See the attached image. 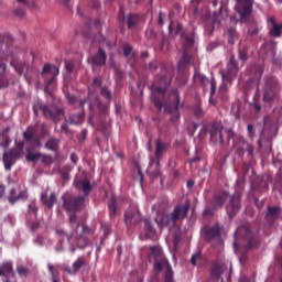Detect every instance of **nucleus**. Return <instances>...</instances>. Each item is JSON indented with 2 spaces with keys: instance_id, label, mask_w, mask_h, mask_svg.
I'll return each instance as SVG.
<instances>
[{
  "instance_id": "obj_23",
  "label": "nucleus",
  "mask_w": 282,
  "mask_h": 282,
  "mask_svg": "<svg viewBox=\"0 0 282 282\" xmlns=\"http://www.w3.org/2000/svg\"><path fill=\"white\" fill-rule=\"evenodd\" d=\"M89 104V99H83L79 101V108L82 109V112L77 115H70L68 120L69 124H83L85 120V105Z\"/></svg>"
},
{
  "instance_id": "obj_60",
  "label": "nucleus",
  "mask_w": 282,
  "mask_h": 282,
  "mask_svg": "<svg viewBox=\"0 0 282 282\" xmlns=\"http://www.w3.org/2000/svg\"><path fill=\"white\" fill-rule=\"evenodd\" d=\"M215 210H216V209H214L213 207H212V209H210V207H206V208L204 209V212H203V215H204L205 217L213 216V215H215Z\"/></svg>"
},
{
  "instance_id": "obj_25",
  "label": "nucleus",
  "mask_w": 282,
  "mask_h": 282,
  "mask_svg": "<svg viewBox=\"0 0 282 282\" xmlns=\"http://www.w3.org/2000/svg\"><path fill=\"white\" fill-rule=\"evenodd\" d=\"M41 203L47 208H54V204H56V194L54 192L44 191L41 194Z\"/></svg>"
},
{
  "instance_id": "obj_6",
  "label": "nucleus",
  "mask_w": 282,
  "mask_h": 282,
  "mask_svg": "<svg viewBox=\"0 0 282 282\" xmlns=\"http://www.w3.org/2000/svg\"><path fill=\"white\" fill-rule=\"evenodd\" d=\"M39 111H41L46 120H53L55 124L61 122V118H65V110L63 108L55 107L52 109L46 104L37 100L33 105V112L37 116Z\"/></svg>"
},
{
  "instance_id": "obj_58",
  "label": "nucleus",
  "mask_w": 282,
  "mask_h": 282,
  "mask_svg": "<svg viewBox=\"0 0 282 282\" xmlns=\"http://www.w3.org/2000/svg\"><path fill=\"white\" fill-rule=\"evenodd\" d=\"M269 48V52L265 53V55L268 56V54H274V50H272V45L271 44H263L262 45V48H261V52H265V50Z\"/></svg>"
},
{
  "instance_id": "obj_63",
  "label": "nucleus",
  "mask_w": 282,
  "mask_h": 282,
  "mask_svg": "<svg viewBox=\"0 0 282 282\" xmlns=\"http://www.w3.org/2000/svg\"><path fill=\"white\" fill-rule=\"evenodd\" d=\"M89 3L94 10H98V8H100V1L98 0H89Z\"/></svg>"
},
{
  "instance_id": "obj_61",
  "label": "nucleus",
  "mask_w": 282,
  "mask_h": 282,
  "mask_svg": "<svg viewBox=\"0 0 282 282\" xmlns=\"http://www.w3.org/2000/svg\"><path fill=\"white\" fill-rule=\"evenodd\" d=\"M61 131L63 133H65L66 135H69V133H72V131L69 130V127L67 126V123H62Z\"/></svg>"
},
{
  "instance_id": "obj_13",
  "label": "nucleus",
  "mask_w": 282,
  "mask_h": 282,
  "mask_svg": "<svg viewBox=\"0 0 282 282\" xmlns=\"http://www.w3.org/2000/svg\"><path fill=\"white\" fill-rule=\"evenodd\" d=\"M63 206L66 213H73V215H75V213L83 210L85 206V196L65 197L63 198Z\"/></svg>"
},
{
  "instance_id": "obj_27",
  "label": "nucleus",
  "mask_w": 282,
  "mask_h": 282,
  "mask_svg": "<svg viewBox=\"0 0 282 282\" xmlns=\"http://www.w3.org/2000/svg\"><path fill=\"white\" fill-rule=\"evenodd\" d=\"M0 276H14L12 261H4L0 264Z\"/></svg>"
},
{
  "instance_id": "obj_39",
  "label": "nucleus",
  "mask_w": 282,
  "mask_h": 282,
  "mask_svg": "<svg viewBox=\"0 0 282 282\" xmlns=\"http://www.w3.org/2000/svg\"><path fill=\"white\" fill-rule=\"evenodd\" d=\"M218 96H219L220 100H228V85L223 84L219 87Z\"/></svg>"
},
{
  "instance_id": "obj_16",
  "label": "nucleus",
  "mask_w": 282,
  "mask_h": 282,
  "mask_svg": "<svg viewBox=\"0 0 282 282\" xmlns=\"http://www.w3.org/2000/svg\"><path fill=\"white\" fill-rule=\"evenodd\" d=\"M124 221L127 228H131L135 226V224H140L142 221V214H140V209L138 206L131 205L124 213Z\"/></svg>"
},
{
  "instance_id": "obj_28",
  "label": "nucleus",
  "mask_w": 282,
  "mask_h": 282,
  "mask_svg": "<svg viewBox=\"0 0 282 282\" xmlns=\"http://www.w3.org/2000/svg\"><path fill=\"white\" fill-rule=\"evenodd\" d=\"M106 63L107 53L99 47L98 53L93 56V65H96L97 67H102V65H106Z\"/></svg>"
},
{
  "instance_id": "obj_37",
  "label": "nucleus",
  "mask_w": 282,
  "mask_h": 282,
  "mask_svg": "<svg viewBox=\"0 0 282 282\" xmlns=\"http://www.w3.org/2000/svg\"><path fill=\"white\" fill-rule=\"evenodd\" d=\"M188 63H191V55H188V53L184 52L182 59H180V62H178V70L182 72V69H184V67H186V65H188Z\"/></svg>"
},
{
  "instance_id": "obj_7",
  "label": "nucleus",
  "mask_w": 282,
  "mask_h": 282,
  "mask_svg": "<svg viewBox=\"0 0 282 282\" xmlns=\"http://www.w3.org/2000/svg\"><path fill=\"white\" fill-rule=\"evenodd\" d=\"M281 91V86L279 85V80H276L272 76H267L264 78V86L262 93V100L267 105H272L274 100H278L279 93Z\"/></svg>"
},
{
  "instance_id": "obj_26",
  "label": "nucleus",
  "mask_w": 282,
  "mask_h": 282,
  "mask_svg": "<svg viewBox=\"0 0 282 282\" xmlns=\"http://www.w3.org/2000/svg\"><path fill=\"white\" fill-rule=\"evenodd\" d=\"M269 23L271 24V28L269 31L270 36H272L273 39H281L282 28L280 26L279 23H276V19L270 18Z\"/></svg>"
},
{
  "instance_id": "obj_50",
  "label": "nucleus",
  "mask_w": 282,
  "mask_h": 282,
  "mask_svg": "<svg viewBox=\"0 0 282 282\" xmlns=\"http://www.w3.org/2000/svg\"><path fill=\"white\" fill-rule=\"evenodd\" d=\"M42 162L43 164H46V166H50L51 164H54V158H52V155L42 154Z\"/></svg>"
},
{
  "instance_id": "obj_5",
  "label": "nucleus",
  "mask_w": 282,
  "mask_h": 282,
  "mask_svg": "<svg viewBox=\"0 0 282 282\" xmlns=\"http://www.w3.org/2000/svg\"><path fill=\"white\" fill-rule=\"evenodd\" d=\"M150 250V257L154 258V272H162V270H165L164 282H173V268L171 267L169 259L164 257L162 248L151 247Z\"/></svg>"
},
{
  "instance_id": "obj_36",
  "label": "nucleus",
  "mask_w": 282,
  "mask_h": 282,
  "mask_svg": "<svg viewBox=\"0 0 282 282\" xmlns=\"http://www.w3.org/2000/svg\"><path fill=\"white\" fill-rule=\"evenodd\" d=\"M109 216L111 218L116 217V213H118V200L116 198H111V202L108 205Z\"/></svg>"
},
{
  "instance_id": "obj_21",
  "label": "nucleus",
  "mask_w": 282,
  "mask_h": 282,
  "mask_svg": "<svg viewBox=\"0 0 282 282\" xmlns=\"http://www.w3.org/2000/svg\"><path fill=\"white\" fill-rule=\"evenodd\" d=\"M155 164H156V169H159L160 166V162L162 161V158H164V153H166V151H169V143L162 141L161 139H156L155 142Z\"/></svg>"
},
{
  "instance_id": "obj_43",
  "label": "nucleus",
  "mask_w": 282,
  "mask_h": 282,
  "mask_svg": "<svg viewBox=\"0 0 282 282\" xmlns=\"http://www.w3.org/2000/svg\"><path fill=\"white\" fill-rule=\"evenodd\" d=\"M34 127H29L25 132H23V138L26 142H30L34 138Z\"/></svg>"
},
{
  "instance_id": "obj_47",
  "label": "nucleus",
  "mask_w": 282,
  "mask_h": 282,
  "mask_svg": "<svg viewBox=\"0 0 282 282\" xmlns=\"http://www.w3.org/2000/svg\"><path fill=\"white\" fill-rule=\"evenodd\" d=\"M100 94L104 98H106V100H108V102H111V90H109V88L101 87Z\"/></svg>"
},
{
  "instance_id": "obj_32",
  "label": "nucleus",
  "mask_w": 282,
  "mask_h": 282,
  "mask_svg": "<svg viewBox=\"0 0 282 282\" xmlns=\"http://www.w3.org/2000/svg\"><path fill=\"white\" fill-rule=\"evenodd\" d=\"M61 144V140L51 137L48 138V140L45 143V149H47L48 151H58V147Z\"/></svg>"
},
{
  "instance_id": "obj_54",
  "label": "nucleus",
  "mask_w": 282,
  "mask_h": 282,
  "mask_svg": "<svg viewBox=\"0 0 282 282\" xmlns=\"http://www.w3.org/2000/svg\"><path fill=\"white\" fill-rule=\"evenodd\" d=\"M14 14L20 19H23V17H25V9H23L22 7H19L14 10Z\"/></svg>"
},
{
  "instance_id": "obj_15",
  "label": "nucleus",
  "mask_w": 282,
  "mask_h": 282,
  "mask_svg": "<svg viewBox=\"0 0 282 282\" xmlns=\"http://www.w3.org/2000/svg\"><path fill=\"white\" fill-rule=\"evenodd\" d=\"M191 210V202L186 200L185 204H177L170 214L171 221L174 226H177V221H184L185 217H188Z\"/></svg>"
},
{
  "instance_id": "obj_14",
  "label": "nucleus",
  "mask_w": 282,
  "mask_h": 282,
  "mask_svg": "<svg viewBox=\"0 0 282 282\" xmlns=\"http://www.w3.org/2000/svg\"><path fill=\"white\" fill-rule=\"evenodd\" d=\"M254 6V0H236L235 10L240 17V22L246 23L252 14V7Z\"/></svg>"
},
{
  "instance_id": "obj_12",
  "label": "nucleus",
  "mask_w": 282,
  "mask_h": 282,
  "mask_svg": "<svg viewBox=\"0 0 282 282\" xmlns=\"http://www.w3.org/2000/svg\"><path fill=\"white\" fill-rule=\"evenodd\" d=\"M234 149L238 158H243V155L247 153L249 162L254 160V147L248 143V141L243 140L242 137H238L237 141H234Z\"/></svg>"
},
{
  "instance_id": "obj_41",
  "label": "nucleus",
  "mask_w": 282,
  "mask_h": 282,
  "mask_svg": "<svg viewBox=\"0 0 282 282\" xmlns=\"http://www.w3.org/2000/svg\"><path fill=\"white\" fill-rule=\"evenodd\" d=\"M194 79L196 80V83H199V85H202V87H206V85H208V83H210V80H208V78L202 74H195Z\"/></svg>"
},
{
  "instance_id": "obj_20",
  "label": "nucleus",
  "mask_w": 282,
  "mask_h": 282,
  "mask_svg": "<svg viewBox=\"0 0 282 282\" xmlns=\"http://www.w3.org/2000/svg\"><path fill=\"white\" fill-rule=\"evenodd\" d=\"M85 265H87V261H85L84 257H79L75 260L73 267L65 263L62 264V270L67 272L70 276H75V274H78V272H80L82 268H85Z\"/></svg>"
},
{
  "instance_id": "obj_56",
  "label": "nucleus",
  "mask_w": 282,
  "mask_h": 282,
  "mask_svg": "<svg viewBox=\"0 0 282 282\" xmlns=\"http://www.w3.org/2000/svg\"><path fill=\"white\" fill-rule=\"evenodd\" d=\"M30 226H31V230L34 232L35 230H39V228L41 227V225L39 224V221H36V219H33L31 221H29Z\"/></svg>"
},
{
  "instance_id": "obj_40",
  "label": "nucleus",
  "mask_w": 282,
  "mask_h": 282,
  "mask_svg": "<svg viewBox=\"0 0 282 282\" xmlns=\"http://www.w3.org/2000/svg\"><path fill=\"white\" fill-rule=\"evenodd\" d=\"M80 185L84 195H89V193H91V183L88 180L80 181Z\"/></svg>"
},
{
  "instance_id": "obj_49",
  "label": "nucleus",
  "mask_w": 282,
  "mask_h": 282,
  "mask_svg": "<svg viewBox=\"0 0 282 282\" xmlns=\"http://www.w3.org/2000/svg\"><path fill=\"white\" fill-rule=\"evenodd\" d=\"M17 270L20 276H28V274H30V270L24 265H19Z\"/></svg>"
},
{
  "instance_id": "obj_34",
  "label": "nucleus",
  "mask_w": 282,
  "mask_h": 282,
  "mask_svg": "<svg viewBox=\"0 0 282 282\" xmlns=\"http://www.w3.org/2000/svg\"><path fill=\"white\" fill-rule=\"evenodd\" d=\"M47 268L51 274V282H61V273L58 270H56V267H54L52 263H48Z\"/></svg>"
},
{
  "instance_id": "obj_2",
  "label": "nucleus",
  "mask_w": 282,
  "mask_h": 282,
  "mask_svg": "<svg viewBox=\"0 0 282 282\" xmlns=\"http://www.w3.org/2000/svg\"><path fill=\"white\" fill-rule=\"evenodd\" d=\"M101 85L102 78L98 76L93 79L91 85L88 87V97L86 99H88V107L90 110L88 118V124H90V127H100V124L107 120V113H109V104H101L98 98H95V101L91 102V98L94 94H96V89L101 87Z\"/></svg>"
},
{
  "instance_id": "obj_30",
  "label": "nucleus",
  "mask_w": 282,
  "mask_h": 282,
  "mask_svg": "<svg viewBox=\"0 0 282 282\" xmlns=\"http://www.w3.org/2000/svg\"><path fill=\"white\" fill-rule=\"evenodd\" d=\"M39 217V207L36 203H30L26 212V221H32Z\"/></svg>"
},
{
  "instance_id": "obj_53",
  "label": "nucleus",
  "mask_w": 282,
  "mask_h": 282,
  "mask_svg": "<svg viewBox=\"0 0 282 282\" xmlns=\"http://www.w3.org/2000/svg\"><path fill=\"white\" fill-rule=\"evenodd\" d=\"M199 259H202V252L194 253L191 258L192 265H197V261H199Z\"/></svg>"
},
{
  "instance_id": "obj_42",
  "label": "nucleus",
  "mask_w": 282,
  "mask_h": 282,
  "mask_svg": "<svg viewBox=\"0 0 282 282\" xmlns=\"http://www.w3.org/2000/svg\"><path fill=\"white\" fill-rule=\"evenodd\" d=\"M238 58L242 61V63H246L248 61V48L247 46H243L242 48L238 50Z\"/></svg>"
},
{
  "instance_id": "obj_3",
  "label": "nucleus",
  "mask_w": 282,
  "mask_h": 282,
  "mask_svg": "<svg viewBox=\"0 0 282 282\" xmlns=\"http://www.w3.org/2000/svg\"><path fill=\"white\" fill-rule=\"evenodd\" d=\"M226 199H229V203L226 207L227 214L230 219L239 213V209L241 208V195L236 194L234 196H230L228 192H220L218 194H215L212 199V208L214 210H217V208H221L224 204L226 203Z\"/></svg>"
},
{
  "instance_id": "obj_48",
  "label": "nucleus",
  "mask_w": 282,
  "mask_h": 282,
  "mask_svg": "<svg viewBox=\"0 0 282 282\" xmlns=\"http://www.w3.org/2000/svg\"><path fill=\"white\" fill-rule=\"evenodd\" d=\"M65 69L68 74H74V69H75L74 61H65Z\"/></svg>"
},
{
  "instance_id": "obj_17",
  "label": "nucleus",
  "mask_w": 282,
  "mask_h": 282,
  "mask_svg": "<svg viewBox=\"0 0 282 282\" xmlns=\"http://www.w3.org/2000/svg\"><path fill=\"white\" fill-rule=\"evenodd\" d=\"M239 73V65L237 64V59H235V55H231L229 62L227 63L226 72H223V79L227 83H232Z\"/></svg>"
},
{
  "instance_id": "obj_1",
  "label": "nucleus",
  "mask_w": 282,
  "mask_h": 282,
  "mask_svg": "<svg viewBox=\"0 0 282 282\" xmlns=\"http://www.w3.org/2000/svg\"><path fill=\"white\" fill-rule=\"evenodd\" d=\"M149 69L150 72H158V69H160L161 72L156 76V80H159L160 86L154 88V93L152 96L154 107H156L159 111H162V109L164 108L165 113H169L170 116L171 122L173 124H177V122H180V119L182 118L180 109L184 108V101H182V98L180 97V90L177 88H173L171 90L167 101H162V98L166 94V89L171 87V75L166 69V66L158 63V61L150 62Z\"/></svg>"
},
{
  "instance_id": "obj_18",
  "label": "nucleus",
  "mask_w": 282,
  "mask_h": 282,
  "mask_svg": "<svg viewBox=\"0 0 282 282\" xmlns=\"http://www.w3.org/2000/svg\"><path fill=\"white\" fill-rule=\"evenodd\" d=\"M205 133H209L210 142L213 144H224V134L221 133V128L216 123L205 126Z\"/></svg>"
},
{
  "instance_id": "obj_46",
  "label": "nucleus",
  "mask_w": 282,
  "mask_h": 282,
  "mask_svg": "<svg viewBox=\"0 0 282 282\" xmlns=\"http://www.w3.org/2000/svg\"><path fill=\"white\" fill-rule=\"evenodd\" d=\"M144 227L147 235H154L155 234V227L151 225L150 220H144Z\"/></svg>"
},
{
  "instance_id": "obj_24",
  "label": "nucleus",
  "mask_w": 282,
  "mask_h": 282,
  "mask_svg": "<svg viewBox=\"0 0 282 282\" xmlns=\"http://www.w3.org/2000/svg\"><path fill=\"white\" fill-rule=\"evenodd\" d=\"M28 197V191H20L17 192V188H11V191L9 192L8 195V202L9 204H11L12 206H14V204L17 202H21V199H25Z\"/></svg>"
},
{
  "instance_id": "obj_22",
  "label": "nucleus",
  "mask_w": 282,
  "mask_h": 282,
  "mask_svg": "<svg viewBox=\"0 0 282 282\" xmlns=\"http://www.w3.org/2000/svg\"><path fill=\"white\" fill-rule=\"evenodd\" d=\"M155 224L162 230L169 226L170 228H175V225L171 220V215L164 212H156V217L154 218Z\"/></svg>"
},
{
  "instance_id": "obj_45",
  "label": "nucleus",
  "mask_w": 282,
  "mask_h": 282,
  "mask_svg": "<svg viewBox=\"0 0 282 282\" xmlns=\"http://www.w3.org/2000/svg\"><path fill=\"white\" fill-rule=\"evenodd\" d=\"M40 158H42L41 152H37V153L28 152L26 154L28 162H36L37 160H40Z\"/></svg>"
},
{
  "instance_id": "obj_59",
  "label": "nucleus",
  "mask_w": 282,
  "mask_h": 282,
  "mask_svg": "<svg viewBox=\"0 0 282 282\" xmlns=\"http://www.w3.org/2000/svg\"><path fill=\"white\" fill-rule=\"evenodd\" d=\"M175 34L178 36H184V26L182 24H177L175 28Z\"/></svg>"
},
{
  "instance_id": "obj_11",
  "label": "nucleus",
  "mask_w": 282,
  "mask_h": 282,
  "mask_svg": "<svg viewBox=\"0 0 282 282\" xmlns=\"http://www.w3.org/2000/svg\"><path fill=\"white\" fill-rule=\"evenodd\" d=\"M221 230L223 228L218 223L213 226H205L203 229V237L207 243H210L213 248L221 243Z\"/></svg>"
},
{
  "instance_id": "obj_57",
  "label": "nucleus",
  "mask_w": 282,
  "mask_h": 282,
  "mask_svg": "<svg viewBox=\"0 0 282 282\" xmlns=\"http://www.w3.org/2000/svg\"><path fill=\"white\" fill-rule=\"evenodd\" d=\"M101 228L104 230L105 237H107L108 235H111V226L107 224H101Z\"/></svg>"
},
{
  "instance_id": "obj_62",
  "label": "nucleus",
  "mask_w": 282,
  "mask_h": 282,
  "mask_svg": "<svg viewBox=\"0 0 282 282\" xmlns=\"http://www.w3.org/2000/svg\"><path fill=\"white\" fill-rule=\"evenodd\" d=\"M247 131L249 133V138H254V127L252 124L247 126Z\"/></svg>"
},
{
  "instance_id": "obj_64",
  "label": "nucleus",
  "mask_w": 282,
  "mask_h": 282,
  "mask_svg": "<svg viewBox=\"0 0 282 282\" xmlns=\"http://www.w3.org/2000/svg\"><path fill=\"white\" fill-rule=\"evenodd\" d=\"M67 100H68L69 105H75L76 104V96L68 94L67 95Z\"/></svg>"
},
{
  "instance_id": "obj_29",
  "label": "nucleus",
  "mask_w": 282,
  "mask_h": 282,
  "mask_svg": "<svg viewBox=\"0 0 282 282\" xmlns=\"http://www.w3.org/2000/svg\"><path fill=\"white\" fill-rule=\"evenodd\" d=\"M226 270H227V268L224 263L214 264L212 268L213 279H216L217 281H219V279H221V274H224V272H226Z\"/></svg>"
},
{
  "instance_id": "obj_19",
  "label": "nucleus",
  "mask_w": 282,
  "mask_h": 282,
  "mask_svg": "<svg viewBox=\"0 0 282 282\" xmlns=\"http://www.w3.org/2000/svg\"><path fill=\"white\" fill-rule=\"evenodd\" d=\"M282 209L279 206H268L264 219L269 226H274L279 219H282Z\"/></svg>"
},
{
  "instance_id": "obj_51",
  "label": "nucleus",
  "mask_w": 282,
  "mask_h": 282,
  "mask_svg": "<svg viewBox=\"0 0 282 282\" xmlns=\"http://www.w3.org/2000/svg\"><path fill=\"white\" fill-rule=\"evenodd\" d=\"M194 116H195L196 118H202V116H204V110L202 109V106L196 105V106L194 107Z\"/></svg>"
},
{
  "instance_id": "obj_31",
  "label": "nucleus",
  "mask_w": 282,
  "mask_h": 282,
  "mask_svg": "<svg viewBox=\"0 0 282 282\" xmlns=\"http://www.w3.org/2000/svg\"><path fill=\"white\" fill-rule=\"evenodd\" d=\"M126 23L128 25V30H133L138 28V23H140V17L135 13H130L126 19Z\"/></svg>"
},
{
  "instance_id": "obj_35",
  "label": "nucleus",
  "mask_w": 282,
  "mask_h": 282,
  "mask_svg": "<svg viewBox=\"0 0 282 282\" xmlns=\"http://www.w3.org/2000/svg\"><path fill=\"white\" fill-rule=\"evenodd\" d=\"M209 83H210L209 105H213L215 107L217 105V99H215V91H217V82H215V79H212Z\"/></svg>"
},
{
  "instance_id": "obj_9",
  "label": "nucleus",
  "mask_w": 282,
  "mask_h": 282,
  "mask_svg": "<svg viewBox=\"0 0 282 282\" xmlns=\"http://www.w3.org/2000/svg\"><path fill=\"white\" fill-rule=\"evenodd\" d=\"M61 74V70L58 69V66H54L52 64H45L41 76L44 78L46 85H45V91H54L56 89V76Z\"/></svg>"
},
{
  "instance_id": "obj_38",
  "label": "nucleus",
  "mask_w": 282,
  "mask_h": 282,
  "mask_svg": "<svg viewBox=\"0 0 282 282\" xmlns=\"http://www.w3.org/2000/svg\"><path fill=\"white\" fill-rule=\"evenodd\" d=\"M227 34H228V43L230 45H235V41H237L238 35H237V29L235 28H229L227 30Z\"/></svg>"
},
{
  "instance_id": "obj_44",
  "label": "nucleus",
  "mask_w": 282,
  "mask_h": 282,
  "mask_svg": "<svg viewBox=\"0 0 282 282\" xmlns=\"http://www.w3.org/2000/svg\"><path fill=\"white\" fill-rule=\"evenodd\" d=\"M123 56L126 58H133V47L130 44L123 45Z\"/></svg>"
},
{
  "instance_id": "obj_55",
  "label": "nucleus",
  "mask_w": 282,
  "mask_h": 282,
  "mask_svg": "<svg viewBox=\"0 0 282 282\" xmlns=\"http://www.w3.org/2000/svg\"><path fill=\"white\" fill-rule=\"evenodd\" d=\"M10 85L7 78L0 75V89H6Z\"/></svg>"
},
{
  "instance_id": "obj_4",
  "label": "nucleus",
  "mask_w": 282,
  "mask_h": 282,
  "mask_svg": "<svg viewBox=\"0 0 282 282\" xmlns=\"http://www.w3.org/2000/svg\"><path fill=\"white\" fill-rule=\"evenodd\" d=\"M69 224L70 228H75L72 236H67L68 243H72V240L75 239L76 246L78 248H87L89 245V238H87V235H91V229L87 225H82V231L80 230V223L77 221L76 214L69 215Z\"/></svg>"
},
{
  "instance_id": "obj_10",
  "label": "nucleus",
  "mask_w": 282,
  "mask_h": 282,
  "mask_svg": "<svg viewBox=\"0 0 282 282\" xmlns=\"http://www.w3.org/2000/svg\"><path fill=\"white\" fill-rule=\"evenodd\" d=\"M24 142L15 143V147L3 153V164L6 171H12V166L17 164V161L23 155Z\"/></svg>"
},
{
  "instance_id": "obj_52",
  "label": "nucleus",
  "mask_w": 282,
  "mask_h": 282,
  "mask_svg": "<svg viewBox=\"0 0 282 282\" xmlns=\"http://www.w3.org/2000/svg\"><path fill=\"white\" fill-rule=\"evenodd\" d=\"M226 133H227L228 141L234 140V142H237V138H239V137H237V134H235V131H232V129L226 130Z\"/></svg>"
},
{
  "instance_id": "obj_33",
  "label": "nucleus",
  "mask_w": 282,
  "mask_h": 282,
  "mask_svg": "<svg viewBox=\"0 0 282 282\" xmlns=\"http://www.w3.org/2000/svg\"><path fill=\"white\" fill-rule=\"evenodd\" d=\"M273 191H279L282 195V167H280L275 174Z\"/></svg>"
},
{
  "instance_id": "obj_8",
  "label": "nucleus",
  "mask_w": 282,
  "mask_h": 282,
  "mask_svg": "<svg viewBox=\"0 0 282 282\" xmlns=\"http://www.w3.org/2000/svg\"><path fill=\"white\" fill-rule=\"evenodd\" d=\"M236 237H239L240 239H245L246 250H252V248H254L259 241L257 237V231L252 230V228H250V225L248 224L240 226L236 230Z\"/></svg>"
}]
</instances>
